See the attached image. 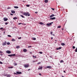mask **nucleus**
<instances>
[{
  "instance_id": "f257e3e1",
  "label": "nucleus",
  "mask_w": 77,
  "mask_h": 77,
  "mask_svg": "<svg viewBox=\"0 0 77 77\" xmlns=\"http://www.w3.org/2000/svg\"><path fill=\"white\" fill-rule=\"evenodd\" d=\"M23 15H25V16H28V17L30 16V14H29V12H24L23 13Z\"/></svg>"
},
{
  "instance_id": "f03ea898",
  "label": "nucleus",
  "mask_w": 77,
  "mask_h": 77,
  "mask_svg": "<svg viewBox=\"0 0 77 77\" xmlns=\"http://www.w3.org/2000/svg\"><path fill=\"white\" fill-rule=\"evenodd\" d=\"M24 66L25 68H28L29 67V64H25Z\"/></svg>"
},
{
  "instance_id": "7ed1b4c3",
  "label": "nucleus",
  "mask_w": 77,
  "mask_h": 77,
  "mask_svg": "<svg viewBox=\"0 0 77 77\" xmlns=\"http://www.w3.org/2000/svg\"><path fill=\"white\" fill-rule=\"evenodd\" d=\"M15 56V54H10L8 55V56H10V57H11V56Z\"/></svg>"
},
{
  "instance_id": "20e7f679",
  "label": "nucleus",
  "mask_w": 77,
  "mask_h": 77,
  "mask_svg": "<svg viewBox=\"0 0 77 77\" xmlns=\"http://www.w3.org/2000/svg\"><path fill=\"white\" fill-rule=\"evenodd\" d=\"M6 53H8V54H10V53H11V52L10 51H6Z\"/></svg>"
},
{
  "instance_id": "39448f33",
  "label": "nucleus",
  "mask_w": 77,
  "mask_h": 77,
  "mask_svg": "<svg viewBox=\"0 0 77 77\" xmlns=\"http://www.w3.org/2000/svg\"><path fill=\"white\" fill-rule=\"evenodd\" d=\"M16 73L17 74H22L21 72H19L18 71L16 72Z\"/></svg>"
},
{
  "instance_id": "423d86ee",
  "label": "nucleus",
  "mask_w": 77,
  "mask_h": 77,
  "mask_svg": "<svg viewBox=\"0 0 77 77\" xmlns=\"http://www.w3.org/2000/svg\"><path fill=\"white\" fill-rule=\"evenodd\" d=\"M3 20L5 21H8V18H6L5 17L4 18Z\"/></svg>"
},
{
  "instance_id": "0eeeda50",
  "label": "nucleus",
  "mask_w": 77,
  "mask_h": 77,
  "mask_svg": "<svg viewBox=\"0 0 77 77\" xmlns=\"http://www.w3.org/2000/svg\"><path fill=\"white\" fill-rule=\"evenodd\" d=\"M42 67L39 66V67L38 68V70H39L40 69H42Z\"/></svg>"
},
{
  "instance_id": "6e6552de",
  "label": "nucleus",
  "mask_w": 77,
  "mask_h": 77,
  "mask_svg": "<svg viewBox=\"0 0 77 77\" xmlns=\"http://www.w3.org/2000/svg\"><path fill=\"white\" fill-rule=\"evenodd\" d=\"M6 42H5L4 43H3L2 44V45H6Z\"/></svg>"
},
{
  "instance_id": "1a4fd4ad",
  "label": "nucleus",
  "mask_w": 77,
  "mask_h": 77,
  "mask_svg": "<svg viewBox=\"0 0 77 77\" xmlns=\"http://www.w3.org/2000/svg\"><path fill=\"white\" fill-rule=\"evenodd\" d=\"M46 25H47V26H51V23H47L46 24Z\"/></svg>"
},
{
  "instance_id": "9d476101",
  "label": "nucleus",
  "mask_w": 77,
  "mask_h": 77,
  "mask_svg": "<svg viewBox=\"0 0 77 77\" xmlns=\"http://www.w3.org/2000/svg\"><path fill=\"white\" fill-rule=\"evenodd\" d=\"M47 68H50V69H51V66H47L46 67Z\"/></svg>"
},
{
  "instance_id": "9b49d317",
  "label": "nucleus",
  "mask_w": 77,
  "mask_h": 77,
  "mask_svg": "<svg viewBox=\"0 0 77 77\" xmlns=\"http://www.w3.org/2000/svg\"><path fill=\"white\" fill-rule=\"evenodd\" d=\"M56 19V17H54L53 18H51L50 19V20H54Z\"/></svg>"
},
{
  "instance_id": "f8f14e48",
  "label": "nucleus",
  "mask_w": 77,
  "mask_h": 77,
  "mask_svg": "<svg viewBox=\"0 0 77 77\" xmlns=\"http://www.w3.org/2000/svg\"><path fill=\"white\" fill-rule=\"evenodd\" d=\"M54 14H52L51 16H50V18H52L53 17H54Z\"/></svg>"
},
{
  "instance_id": "ddd939ff",
  "label": "nucleus",
  "mask_w": 77,
  "mask_h": 77,
  "mask_svg": "<svg viewBox=\"0 0 77 77\" xmlns=\"http://www.w3.org/2000/svg\"><path fill=\"white\" fill-rule=\"evenodd\" d=\"M48 0H45V3H48Z\"/></svg>"
},
{
  "instance_id": "4468645a",
  "label": "nucleus",
  "mask_w": 77,
  "mask_h": 77,
  "mask_svg": "<svg viewBox=\"0 0 77 77\" xmlns=\"http://www.w3.org/2000/svg\"><path fill=\"white\" fill-rule=\"evenodd\" d=\"M39 24H41V25H44V24L42 23V22H40L39 23Z\"/></svg>"
},
{
  "instance_id": "2eb2a0df",
  "label": "nucleus",
  "mask_w": 77,
  "mask_h": 77,
  "mask_svg": "<svg viewBox=\"0 0 77 77\" xmlns=\"http://www.w3.org/2000/svg\"><path fill=\"white\" fill-rule=\"evenodd\" d=\"M24 52H26L27 51V49H24L23 50Z\"/></svg>"
},
{
  "instance_id": "dca6fc26",
  "label": "nucleus",
  "mask_w": 77,
  "mask_h": 77,
  "mask_svg": "<svg viewBox=\"0 0 77 77\" xmlns=\"http://www.w3.org/2000/svg\"><path fill=\"white\" fill-rule=\"evenodd\" d=\"M7 77H11V75L10 74L7 75Z\"/></svg>"
},
{
  "instance_id": "f3484780",
  "label": "nucleus",
  "mask_w": 77,
  "mask_h": 77,
  "mask_svg": "<svg viewBox=\"0 0 77 77\" xmlns=\"http://www.w3.org/2000/svg\"><path fill=\"white\" fill-rule=\"evenodd\" d=\"M61 45H63V46H64V45H65V44H64V43H62L61 44Z\"/></svg>"
},
{
  "instance_id": "a211bd4d",
  "label": "nucleus",
  "mask_w": 77,
  "mask_h": 77,
  "mask_svg": "<svg viewBox=\"0 0 77 77\" xmlns=\"http://www.w3.org/2000/svg\"><path fill=\"white\" fill-rule=\"evenodd\" d=\"M12 41H15V39H14V38H12L11 40Z\"/></svg>"
},
{
  "instance_id": "6ab92c4d",
  "label": "nucleus",
  "mask_w": 77,
  "mask_h": 77,
  "mask_svg": "<svg viewBox=\"0 0 77 77\" xmlns=\"http://www.w3.org/2000/svg\"><path fill=\"white\" fill-rule=\"evenodd\" d=\"M15 11H11V13H12V14H14L15 13Z\"/></svg>"
},
{
  "instance_id": "aec40b11",
  "label": "nucleus",
  "mask_w": 77,
  "mask_h": 77,
  "mask_svg": "<svg viewBox=\"0 0 77 77\" xmlns=\"http://www.w3.org/2000/svg\"><path fill=\"white\" fill-rule=\"evenodd\" d=\"M14 8H15L16 9H18V6H14Z\"/></svg>"
},
{
  "instance_id": "412c9836",
  "label": "nucleus",
  "mask_w": 77,
  "mask_h": 77,
  "mask_svg": "<svg viewBox=\"0 0 77 77\" xmlns=\"http://www.w3.org/2000/svg\"><path fill=\"white\" fill-rule=\"evenodd\" d=\"M32 40H36V38H32Z\"/></svg>"
},
{
  "instance_id": "4be33fe9",
  "label": "nucleus",
  "mask_w": 77,
  "mask_h": 77,
  "mask_svg": "<svg viewBox=\"0 0 77 77\" xmlns=\"http://www.w3.org/2000/svg\"><path fill=\"white\" fill-rule=\"evenodd\" d=\"M16 19H17V17H14L13 18L14 20H16Z\"/></svg>"
},
{
  "instance_id": "5701e85b",
  "label": "nucleus",
  "mask_w": 77,
  "mask_h": 77,
  "mask_svg": "<svg viewBox=\"0 0 77 77\" xmlns=\"http://www.w3.org/2000/svg\"><path fill=\"white\" fill-rule=\"evenodd\" d=\"M63 60H61L60 61V63H63Z\"/></svg>"
},
{
  "instance_id": "b1692460",
  "label": "nucleus",
  "mask_w": 77,
  "mask_h": 77,
  "mask_svg": "<svg viewBox=\"0 0 77 77\" xmlns=\"http://www.w3.org/2000/svg\"><path fill=\"white\" fill-rule=\"evenodd\" d=\"M61 27V26H57V28H60Z\"/></svg>"
},
{
  "instance_id": "393cba45",
  "label": "nucleus",
  "mask_w": 77,
  "mask_h": 77,
  "mask_svg": "<svg viewBox=\"0 0 77 77\" xmlns=\"http://www.w3.org/2000/svg\"><path fill=\"white\" fill-rule=\"evenodd\" d=\"M14 68V67H8V68Z\"/></svg>"
},
{
  "instance_id": "a878e982",
  "label": "nucleus",
  "mask_w": 77,
  "mask_h": 77,
  "mask_svg": "<svg viewBox=\"0 0 77 77\" xmlns=\"http://www.w3.org/2000/svg\"><path fill=\"white\" fill-rule=\"evenodd\" d=\"M17 48H20V46H17Z\"/></svg>"
},
{
  "instance_id": "bb28decb",
  "label": "nucleus",
  "mask_w": 77,
  "mask_h": 77,
  "mask_svg": "<svg viewBox=\"0 0 77 77\" xmlns=\"http://www.w3.org/2000/svg\"><path fill=\"white\" fill-rule=\"evenodd\" d=\"M7 45H9L10 44V43L9 42H8L7 43Z\"/></svg>"
},
{
  "instance_id": "cd10ccee",
  "label": "nucleus",
  "mask_w": 77,
  "mask_h": 77,
  "mask_svg": "<svg viewBox=\"0 0 77 77\" xmlns=\"http://www.w3.org/2000/svg\"><path fill=\"white\" fill-rule=\"evenodd\" d=\"M21 17H22V18H25V17H24V16H23L22 15H20Z\"/></svg>"
},
{
  "instance_id": "c85d7f7f",
  "label": "nucleus",
  "mask_w": 77,
  "mask_h": 77,
  "mask_svg": "<svg viewBox=\"0 0 77 77\" xmlns=\"http://www.w3.org/2000/svg\"><path fill=\"white\" fill-rule=\"evenodd\" d=\"M8 37H12L11 35H8Z\"/></svg>"
},
{
  "instance_id": "c756f323",
  "label": "nucleus",
  "mask_w": 77,
  "mask_h": 77,
  "mask_svg": "<svg viewBox=\"0 0 77 77\" xmlns=\"http://www.w3.org/2000/svg\"><path fill=\"white\" fill-rule=\"evenodd\" d=\"M14 65L15 66V65H17V64L16 63H15L14 64Z\"/></svg>"
},
{
  "instance_id": "7c9ffc66",
  "label": "nucleus",
  "mask_w": 77,
  "mask_h": 77,
  "mask_svg": "<svg viewBox=\"0 0 77 77\" xmlns=\"http://www.w3.org/2000/svg\"><path fill=\"white\" fill-rule=\"evenodd\" d=\"M31 47H32V46H28V48H31Z\"/></svg>"
},
{
  "instance_id": "2f4dec72",
  "label": "nucleus",
  "mask_w": 77,
  "mask_h": 77,
  "mask_svg": "<svg viewBox=\"0 0 77 77\" xmlns=\"http://www.w3.org/2000/svg\"><path fill=\"white\" fill-rule=\"evenodd\" d=\"M32 57H34V58H36V57L35 56H34V55H33L32 56Z\"/></svg>"
},
{
  "instance_id": "473e14b6",
  "label": "nucleus",
  "mask_w": 77,
  "mask_h": 77,
  "mask_svg": "<svg viewBox=\"0 0 77 77\" xmlns=\"http://www.w3.org/2000/svg\"><path fill=\"white\" fill-rule=\"evenodd\" d=\"M41 62H39L37 63V65H39V64H41Z\"/></svg>"
},
{
  "instance_id": "72a5a7b5",
  "label": "nucleus",
  "mask_w": 77,
  "mask_h": 77,
  "mask_svg": "<svg viewBox=\"0 0 77 77\" xmlns=\"http://www.w3.org/2000/svg\"><path fill=\"white\" fill-rule=\"evenodd\" d=\"M75 52H77V48H76V49H75Z\"/></svg>"
},
{
  "instance_id": "f704fd0d",
  "label": "nucleus",
  "mask_w": 77,
  "mask_h": 77,
  "mask_svg": "<svg viewBox=\"0 0 77 77\" xmlns=\"http://www.w3.org/2000/svg\"><path fill=\"white\" fill-rule=\"evenodd\" d=\"M26 6L27 7H29V6H30V5H27Z\"/></svg>"
},
{
  "instance_id": "c9c22d12",
  "label": "nucleus",
  "mask_w": 77,
  "mask_h": 77,
  "mask_svg": "<svg viewBox=\"0 0 77 77\" xmlns=\"http://www.w3.org/2000/svg\"><path fill=\"white\" fill-rule=\"evenodd\" d=\"M18 24H19V25H20V24H23V23H19Z\"/></svg>"
},
{
  "instance_id": "e433bc0d",
  "label": "nucleus",
  "mask_w": 77,
  "mask_h": 77,
  "mask_svg": "<svg viewBox=\"0 0 77 77\" xmlns=\"http://www.w3.org/2000/svg\"><path fill=\"white\" fill-rule=\"evenodd\" d=\"M39 53H40V54H42V52H40Z\"/></svg>"
},
{
  "instance_id": "4c0bfd02",
  "label": "nucleus",
  "mask_w": 77,
  "mask_h": 77,
  "mask_svg": "<svg viewBox=\"0 0 77 77\" xmlns=\"http://www.w3.org/2000/svg\"><path fill=\"white\" fill-rule=\"evenodd\" d=\"M0 64H3V63L1 61H0Z\"/></svg>"
},
{
  "instance_id": "58836bf2",
  "label": "nucleus",
  "mask_w": 77,
  "mask_h": 77,
  "mask_svg": "<svg viewBox=\"0 0 77 77\" xmlns=\"http://www.w3.org/2000/svg\"><path fill=\"white\" fill-rule=\"evenodd\" d=\"M8 24V23L7 22L5 23V24L6 25H7V24Z\"/></svg>"
},
{
  "instance_id": "ea45409f",
  "label": "nucleus",
  "mask_w": 77,
  "mask_h": 77,
  "mask_svg": "<svg viewBox=\"0 0 77 77\" xmlns=\"http://www.w3.org/2000/svg\"><path fill=\"white\" fill-rule=\"evenodd\" d=\"M14 75H16V74H17V73H16L14 72Z\"/></svg>"
},
{
  "instance_id": "a19ab883",
  "label": "nucleus",
  "mask_w": 77,
  "mask_h": 77,
  "mask_svg": "<svg viewBox=\"0 0 77 77\" xmlns=\"http://www.w3.org/2000/svg\"><path fill=\"white\" fill-rule=\"evenodd\" d=\"M52 33H53V32H51V34L52 35Z\"/></svg>"
},
{
  "instance_id": "79ce46f5",
  "label": "nucleus",
  "mask_w": 77,
  "mask_h": 77,
  "mask_svg": "<svg viewBox=\"0 0 77 77\" xmlns=\"http://www.w3.org/2000/svg\"><path fill=\"white\" fill-rule=\"evenodd\" d=\"M73 49L75 48V46H73Z\"/></svg>"
},
{
  "instance_id": "37998d69",
  "label": "nucleus",
  "mask_w": 77,
  "mask_h": 77,
  "mask_svg": "<svg viewBox=\"0 0 77 77\" xmlns=\"http://www.w3.org/2000/svg\"><path fill=\"white\" fill-rule=\"evenodd\" d=\"M51 9H52V10H53V11H54V8H52Z\"/></svg>"
},
{
  "instance_id": "c03bdc74",
  "label": "nucleus",
  "mask_w": 77,
  "mask_h": 77,
  "mask_svg": "<svg viewBox=\"0 0 77 77\" xmlns=\"http://www.w3.org/2000/svg\"><path fill=\"white\" fill-rule=\"evenodd\" d=\"M18 39H21V37H20L19 38H18Z\"/></svg>"
},
{
  "instance_id": "a18cd8bd",
  "label": "nucleus",
  "mask_w": 77,
  "mask_h": 77,
  "mask_svg": "<svg viewBox=\"0 0 77 77\" xmlns=\"http://www.w3.org/2000/svg\"><path fill=\"white\" fill-rule=\"evenodd\" d=\"M3 29V28H1L0 29H1V30H2V29Z\"/></svg>"
},
{
  "instance_id": "49530a36",
  "label": "nucleus",
  "mask_w": 77,
  "mask_h": 77,
  "mask_svg": "<svg viewBox=\"0 0 77 77\" xmlns=\"http://www.w3.org/2000/svg\"><path fill=\"white\" fill-rule=\"evenodd\" d=\"M39 75H42L41 74V73H39Z\"/></svg>"
},
{
  "instance_id": "de8ad7c7",
  "label": "nucleus",
  "mask_w": 77,
  "mask_h": 77,
  "mask_svg": "<svg viewBox=\"0 0 77 77\" xmlns=\"http://www.w3.org/2000/svg\"><path fill=\"white\" fill-rule=\"evenodd\" d=\"M7 75H4V76H7Z\"/></svg>"
},
{
  "instance_id": "09e8293b",
  "label": "nucleus",
  "mask_w": 77,
  "mask_h": 77,
  "mask_svg": "<svg viewBox=\"0 0 77 77\" xmlns=\"http://www.w3.org/2000/svg\"><path fill=\"white\" fill-rule=\"evenodd\" d=\"M61 30H64V29L63 28H62Z\"/></svg>"
},
{
  "instance_id": "8fccbe9b",
  "label": "nucleus",
  "mask_w": 77,
  "mask_h": 77,
  "mask_svg": "<svg viewBox=\"0 0 77 77\" xmlns=\"http://www.w3.org/2000/svg\"><path fill=\"white\" fill-rule=\"evenodd\" d=\"M35 14H38V12H35Z\"/></svg>"
},
{
  "instance_id": "3c124183",
  "label": "nucleus",
  "mask_w": 77,
  "mask_h": 77,
  "mask_svg": "<svg viewBox=\"0 0 77 77\" xmlns=\"http://www.w3.org/2000/svg\"><path fill=\"white\" fill-rule=\"evenodd\" d=\"M53 37H51V39H53Z\"/></svg>"
},
{
  "instance_id": "603ef678",
  "label": "nucleus",
  "mask_w": 77,
  "mask_h": 77,
  "mask_svg": "<svg viewBox=\"0 0 77 77\" xmlns=\"http://www.w3.org/2000/svg\"><path fill=\"white\" fill-rule=\"evenodd\" d=\"M59 48L60 49H61V47H59Z\"/></svg>"
},
{
  "instance_id": "864d4df0",
  "label": "nucleus",
  "mask_w": 77,
  "mask_h": 77,
  "mask_svg": "<svg viewBox=\"0 0 77 77\" xmlns=\"http://www.w3.org/2000/svg\"><path fill=\"white\" fill-rule=\"evenodd\" d=\"M5 32H4V35H5Z\"/></svg>"
},
{
  "instance_id": "5fc2aeb1",
  "label": "nucleus",
  "mask_w": 77,
  "mask_h": 77,
  "mask_svg": "<svg viewBox=\"0 0 77 77\" xmlns=\"http://www.w3.org/2000/svg\"><path fill=\"white\" fill-rule=\"evenodd\" d=\"M59 48H57V50H59Z\"/></svg>"
},
{
  "instance_id": "6e6d98bb",
  "label": "nucleus",
  "mask_w": 77,
  "mask_h": 77,
  "mask_svg": "<svg viewBox=\"0 0 77 77\" xmlns=\"http://www.w3.org/2000/svg\"><path fill=\"white\" fill-rule=\"evenodd\" d=\"M51 23V24H53V22H51V23Z\"/></svg>"
},
{
  "instance_id": "4d7b16f0",
  "label": "nucleus",
  "mask_w": 77,
  "mask_h": 77,
  "mask_svg": "<svg viewBox=\"0 0 77 77\" xmlns=\"http://www.w3.org/2000/svg\"><path fill=\"white\" fill-rule=\"evenodd\" d=\"M11 15H13V14H11Z\"/></svg>"
},
{
  "instance_id": "13d9d810",
  "label": "nucleus",
  "mask_w": 77,
  "mask_h": 77,
  "mask_svg": "<svg viewBox=\"0 0 77 77\" xmlns=\"http://www.w3.org/2000/svg\"><path fill=\"white\" fill-rule=\"evenodd\" d=\"M29 70H30V69H28V71H29Z\"/></svg>"
},
{
  "instance_id": "bf43d9fd",
  "label": "nucleus",
  "mask_w": 77,
  "mask_h": 77,
  "mask_svg": "<svg viewBox=\"0 0 77 77\" xmlns=\"http://www.w3.org/2000/svg\"><path fill=\"white\" fill-rule=\"evenodd\" d=\"M63 72H66L65 71H64Z\"/></svg>"
},
{
  "instance_id": "052dcab7",
  "label": "nucleus",
  "mask_w": 77,
  "mask_h": 77,
  "mask_svg": "<svg viewBox=\"0 0 77 77\" xmlns=\"http://www.w3.org/2000/svg\"><path fill=\"white\" fill-rule=\"evenodd\" d=\"M21 14H23V12H21Z\"/></svg>"
},
{
  "instance_id": "680f3d73",
  "label": "nucleus",
  "mask_w": 77,
  "mask_h": 77,
  "mask_svg": "<svg viewBox=\"0 0 77 77\" xmlns=\"http://www.w3.org/2000/svg\"><path fill=\"white\" fill-rule=\"evenodd\" d=\"M62 77H64V76H62Z\"/></svg>"
},
{
  "instance_id": "e2e57ef3",
  "label": "nucleus",
  "mask_w": 77,
  "mask_h": 77,
  "mask_svg": "<svg viewBox=\"0 0 77 77\" xmlns=\"http://www.w3.org/2000/svg\"><path fill=\"white\" fill-rule=\"evenodd\" d=\"M53 36H54L55 35L54 34H53Z\"/></svg>"
},
{
  "instance_id": "0e129e2a",
  "label": "nucleus",
  "mask_w": 77,
  "mask_h": 77,
  "mask_svg": "<svg viewBox=\"0 0 77 77\" xmlns=\"http://www.w3.org/2000/svg\"><path fill=\"white\" fill-rule=\"evenodd\" d=\"M33 62H35V61H33Z\"/></svg>"
},
{
  "instance_id": "69168bd1",
  "label": "nucleus",
  "mask_w": 77,
  "mask_h": 77,
  "mask_svg": "<svg viewBox=\"0 0 77 77\" xmlns=\"http://www.w3.org/2000/svg\"><path fill=\"white\" fill-rule=\"evenodd\" d=\"M55 41H56V42L57 41V40H55Z\"/></svg>"
},
{
  "instance_id": "338daca9",
  "label": "nucleus",
  "mask_w": 77,
  "mask_h": 77,
  "mask_svg": "<svg viewBox=\"0 0 77 77\" xmlns=\"http://www.w3.org/2000/svg\"><path fill=\"white\" fill-rule=\"evenodd\" d=\"M30 53H31V52H30Z\"/></svg>"
}]
</instances>
